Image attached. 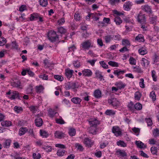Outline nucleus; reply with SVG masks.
I'll use <instances>...</instances> for the list:
<instances>
[{
    "label": "nucleus",
    "mask_w": 159,
    "mask_h": 159,
    "mask_svg": "<svg viewBox=\"0 0 159 159\" xmlns=\"http://www.w3.org/2000/svg\"><path fill=\"white\" fill-rule=\"evenodd\" d=\"M27 131L28 129L26 127L20 128L19 131V135L21 136L24 134Z\"/></svg>",
    "instance_id": "25"
},
{
    "label": "nucleus",
    "mask_w": 159,
    "mask_h": 159,
    "mask_svg": "<svg viewBox=\"0 0 159 159\" xmlns=\"http://www.w3.org/2000/svg\"><path fill=\"white\" fill-rule=\"evenodd\" d=\"M117 144L118 146L125 147H126V144L123 141L120 140L117 142Z\"/></svg>",
    "instance_id": "39"
},
{
    "label": "nucleus",
    "mask_w": 159,
    "mask_h": 159,
    "mask_svg": "<svg viewBox=\"0 0 159 159\" xmlns=\"http://www.w3.org/2000/svg\"><path fill=\"white\" fill-rule=\"evenodd\" d=\"M48 39L51 42H55L57 40L58 36L54 31H51L48 33Z\"/></svg>",
    "instance_id": "1"
},
{
    "label": "nucleus",
    "mask_w": 159,
    "mask_h": 159,
    "mask_svg": "<svg viewBox=\"0 0 159 159\" xmlns=\"http://www.w3.org/2000/svg\"><path fill=\"white\" fill-rule=\"evenodd\" d=\"M35 124L36 126L40 127L43 124V121L42 119L39 117H38L35 120Z\"/></svg>",
    "instance_id": "15"
},
{
    "label": "nucleus",
    "mask_w": 159,
    "mask_h": 159,
    "mask_svg": "<svg viewBox=\"0 0 159 159\" xmlns=\"http://www.w3.org/2000/svg\"><path fill=\"white\" fill-rule=\"evenodd\" d=\"M83 76L89 77L92 75V72L90 69H85L82 71Z\"/></svg>",
    "instance_id": "11"
},
{
    "label": "nucleus",
    "mask_w": 159,
    "mask_h": 159,
    "mask_svg": "<svg viewBox=\"0 0 159 159\" xmlns=\"http://www.w3.org/2000/svg\"><path fill=\"white\" fill-rule=\"evenodd\" d=\"M55 136L58 139H61L65 137V134L61 132L57 131L54 134Z\"/></svg>",
    "instance_id": "13"
},
{
    "label": "nucleus",
    "mask_w": 159,
    "mask_h": 159,
    "mask_svg": "<svg viewBox=\"0 0 159 159\" xmlns=\"http://www.w3.org/2000/svg\"><path fill=\"white\" fill-rule=\"evenodd\" d=\"M138 52L139 54L143 55L146 54L147 53V50L143 47L140 48L138 50Z\"/></svg>",
    "instance_id": "28"
},
{
    "label": "nucleus",
    "mask_w": 159,
    "mask_h": 159,
    "mask_svg": "<svg viewBox=\"0 0 159 159\" xmlns=\"http://www.w3.org/2000/svg\"><path fill=\"white\" fill-rule=\"evenodd\" d=\"M129 63L131 65H135L136 64V61L133 57H130L129 60Z\"/></svg>",
    "instance_id": "50"
},
{
    "label": "nucleus",
    "mask_w": 159,
    "mask_h": 159,
    "mask_svg": "<svg viewBox=\"0 0 159 159\" xmlns=\"http://www.w3.org/2000/svg\"><path fill=\"white\" fill-rule=\"evenodd\" d=\"M157 18L156 16H154L153 17H150V23L152 24H154L156 23V20Z\"/></svg>",
    "instance_id": "60"
},
{
    "label": "nucleus",
    "mask_w": 159,
    "mask_h": 159,
    "mask_svg": "<svg viewBox=\"0 0 159 159\" xmlns=\"http://www.w3.org/2000/svg\"><path fill=\"white\" fill-rule=\"evenodd\" d=\"M133 69L134 70L135 72H136L139 73H141L143 72V71L141 70V68L139 66H136L135 67H133Z\"/></svg>",
    "instance_id": "41"
},
{
    "label": "nucleus",
    "mask_w": 159,
    "mask_h": 159,
    "mask_svg": "<svg viewBox=\"0 0 159 159\" xmlns=\"http://www.w3.org/2000/svg\"><path fill=\"white\" fill-rule=\"evenodd\" d=\"M74 71L72 70L66 69V75L68 78H70L72 76Z\"/></svg>",
    "instance_id": "19"
},
{
    "label": "nucleus",
    "mask_w": 159,
    "mask_h": 159,
    "mask_svg": "<svg viewBox=\"0 0 159 159\" xmlns=\"http://www.w3.org/2000/svg\"><path fill=\"white\" fill-rule=\"evenodd\" d=\"M134 110L136 109L137 110H140L142 108V105L139 102H138L135 104L134 105Z\"/></svg>",
    "instance_id": "36"
},
{
    "label": "nucleus",
    "mask_w": 159,
    "mask_h": 159,
    "mask_svg": "<svg viewBox=\"0 0 159 159\" xmlns=\"http://www.w3.org/2000/svg\"><path fill=\"white\" fill-rule=\"evenodd\" d=\"M84 144L88 147H91L93 144V143L91 142L90 140L88 138H86L84 139Z\"/></svg>",
    "instance_id": "17"
},
{
    "label": "nucleus",
    "mask_w": 159,
    "mask_h": 159,
    "mask_svg": "<svg viewBox=\"0 0 159 159\" xmlns=\"http://www.w3.org/2000/svg\"><path fill=\"white\" fill-rule=\"evenodd\" d=\"M66 152H67L65 150L60 149L57 151V154L58 156L61 157L66 155Z\"/></svg>",
    "instance_id": "23"
},
{
    "label": "nucleus",
    "mask_w": 159,
    "mask_h": 159,
    "mask_svg": "<svg viewBox=\"0 0 159 159\" xmlns=\"http://www.w3.org/2000/svg\"><path fill=\"white\" fill-rule=\"evenodd\" d=\"M89 122L90 126L96 127L100 124L99 121L97 119H90L89 120Z\"/></svg>",
    "instance_id": "8"
},
{
    "label": "nucleus",
    "mask_w": 159,
    "mask_h": 159,
    "mask_svg": "<svg viewBox=\"0 0 159 159\" xmlns=\"http://www.w3.org/2000/svg\"><path fill=\"white\" fill-rule=\"evenodd\" d=\"M40 135L43 136V137L46 138L48 135V133L44 130H40Z\"/></svg>",
    "instance_id": "43"
},
{
    "label": "nucleus",
    "mask_w": 159,
    "mask_h": 159,
    "mask_svg": "<svg viewBox=\"0 0 159 159\" xmlns=\"http://www.w3.org/2000/svg\"><path fill=\"white\" fill-rule=\"evenodd\" d=\"M6 42V39L5 38L1 37L0 38V46H3Z\"/></svg>",
    "instance_id": "46"
},
{
    "label": "nucleus",
    "mask_w": 159,
    "mask_h": 159,
    "mask_svg": "<svg viewBox=\"0 0 159 159\" xmlns=\"http://www.w3.org/2000/svg\"><path fill=\"white\" fill-rule=\"evenodd\" d=\"M116 154L118 157H125L127 156L126 152L123 150L119 149L116 151Z\"/></svg>",
    "instance_id": "12"
},
{
    "label": "nucleus",
    "mask_w": 159,
    "mask_h": 159,
    "mask_svg": "<svg viewBox=\"0 0 159 159\" xmlns=\"http://www.w3.org/2000/svg\"><path fill=\"white\" fill-rule=\"evenodd\" d=\"M108 64L109 65L113 67H118V66L117 63L111 61H109Z\"/></svg>",
    "instance_id": "54"
},
{
    "label": "nucleus",
    "mask_w": 159,
    "mask_h": 159,
    "mask_svg": "<svg viewBox=\"0 0 159 159\" xmlns=\"http://www.w3.org/2000/svg\"><path fill=\"white\" fill-rule=\"evenodd\" d=\"M141 9L143 11L150 14L152 13V8L151 7L148 5L146 4L141 6Z\"/></svg>",
    "instance_id": "9"
},
{
    "label": "nucleus",
    "mask_w": 159,
    "mask_h": 159,
    "mask_svg": "<svg viewBox=\"0 0 159 159\" xmlns=\"http://www.w3.org/2000/svg\"><path fill=\"white\" fill-rule=\"evenodd\" d=\"M73 65L75 68H79L81 66L80 62L78 60H76L73 61Z\"/></svg>",
    "instance_id": "35"
},
{
    "label": "nucleus",
    "mask_w": 159,
    "mask_h": 159,
    "mask_svg": "<svg viewBox=\"0 0 159 159\" xmlns=\"http://www.w3.org/2000/svg\"><path fill=\"white\" fill-rule=\"evenodd\" d=\"M71 101L75 104H79L80 103L81 100L79 98L75 97L72 98L71 99Z\"/></svg>",
    "instance_id": "24"
},
{
    "label": "nucleus",
    "mask_w": 159,
    "mask_h": 159,
    "mask_svg": "<svg viewBox=\"0 0 159 159\" xmlns=\"http://www.w3.org/2000/svg\"><path fill=\"white\" fill-rule=\"evenodd\" d=\"M135 40L140 42H143L144 41V36L141 34H139L136 36Z\"/></svg>",
    "instance_id": "22"
},
{
    "label": "nucleus",
    "mask_w": 159,
    "mask_h": 159,
    "mask_svg": "<svg viewBox=\"0 0 159 159\" xmlns=\"http://www.w3.org/2000/svg\"><path fill=\"white\" fill-rule=\"evenodd\" d=\"M151 151L153 155H157V148L156 147H152L151 148Z\"/></svg>",
    "instance_id": "47"
},
{
    "label": "nucleus",
    "mask_w": 159,
    "mask_h": 159,
    "mask_svg": "<svg viewBox=\"0 0 159 159\" xmlns=\"http://www.w3.org/2000/svg\"><path fill=\"white\" fill-rule=\"evenodd\" d=\"M42 148L45 150L47 152H51L53 148L50 146L43 145Z\"/></svg>",
    "instance_id": "27"
},
{
    "label": "nucleus",
    "mask_w": 159,
    "mask_h": 159,
    "mask_svg": "<svg viewBox=\"0 0 159 159\" xmlns=\"http://www.w3.org/2000/svg\"><path fill=\"white\" fill-rule=\"evenodd\" d=\"M108 103L112 105L113 107H116L119 106V102L115 98H112L108 100Z\"/></svg>",
    "instance_id": "7"
},
{
    "label": "nucleus",
    "mask_w": 159,
    "mask_h": 159,
    "mask_svg": "<svg viewBox=\"0 0 159 159\" xmlns=\"http://www.w3.org/2000/svg\"><path fill=\"white\" fill-rule=\"evenodd\" d=\"M141 96V93L139 92H136L134 94V97L135 99L139 100L140 99Z\"/></svg>",
    "instance_id": "42"
},
{
    "label": "nucleus",
    "mask_w": 159,
    "mask_h": 159,
    "mask_svg": "<svg viewBox=\"0 0 159 159\" xmlns=\"http://www.w3.org/2000/svg\"><path fill=\"white\" fill-rule=\"evenodd\" d=\"M108 143H109L108 141L102 142L100 143V147L101 148H104L107 146Z\"/></svg>",
    "instance_id": "40"
},
{
    "label": "nucleus",
    "mask_w": 159,
    "mask_h": 159,
    "mask_svg": "<svg viewBox=\"0 0 159 159\" xmlns=\"http://www.w3.org/2000/svg\"><path fill=\"white\" fill-rule=\"evenodd\" d=\"M1 124L3 127H8L11 125V122L8 120L3 121L2 122Z\"/></svg>",
    "instance_id": "26"
},
{
    "label": "nucleus",
    "mask_w": 159,
    "mask_h": 159,
    "mask_svg": "<svg viewBox=\"0 0 159 159\" xmlns=\"http://www.w3.org/2000/svg\"><path fill=\"white\" fill-rule=\"evenodd\" d=\"M33 157L34 159H39L41 158V156L39 153H38L37 154L34 153L33 154Z\"/></svg>",
    "instance_id": "61"
},
{
    "label": "nucleus",
    "mask_w": 159,
    "mask_h": 159,
    "mask_svg": "<svg viewBox=\"0 0 159 159\" xmlns=\"http://www.w3.org/2000/svg\"><path fill=\"white\" fill-rule=\"evenodd\" d=\"M74 19L76 20H80L81 19V17L78 13H75L74 15Z\"/></svg>",
    "instance_id": "58"
},
{
    "label": "nucleus",
    "mask_w": 159,
    "mask_h": 159,
    "mask_svg": "<svg viewBox=\"0 0 159 159\" xmlns=\"http://www.w3.org/2000/svg\"><path fill=\"white\" fill-rule=\"evenodd\" d=\"M68 133L70 136H73L75 134L76 130L75 129H69Z\"/></svg>",
    "instance_id": "37"
},
{
    "label": "nucleus",
    "mask_w": 159,
    "mask_h": 159,
    "mask_svg": "<svg viewBox=\"0 0 159 159\" xmlns=\"http://www.w3.org/2000/svg\"><path fill=\"white\" fill-rule=\"evenodd\" d=\"M135 144L137 147L140 148H147V145L141 141H136Z\"/></svg>",
    "instance_id": "14"
},
{
    "label": "nucleus",
    "mask_w": 159,
    "mask_h": 159,
    "mask_svg": "<svg viewBox=\"0 0 159 159\" xmlns=\"http://www.w3.org/2000/svg\"><path fill=\"white\" fill-rule=\"evenodd\" d=\"M122 45L126 46H130V43L129 40L127 39H123L122 41Z\"/></svg>",
    "instance_id": "51"
},
{
    "label": "nucleus",
    "mask_w": 159,
    "mask_h": 159,
    "mask_svg": "<svg viewBox=\"0 0 159 159\" xmlns=\"http://www.w3.org/2000/svg\"><path fill=\"white\" fill-rule=\"evenodd\" d=\"M12 85L13 87L19 88L20 86V82L19 80H17L12 83Z\"/></svg>",
    "instance_id": "38"
},
{
    "label": "nucleus",
    "mask_w": 159,
    "mask_h": 159,
    "mask_svg": "<svg viewBox=\"0 0 159 159\" xmlns=\"http://www.w3.org/2000/svg\"><path fill=\"white\" fill-rule=\"evenodd\" d=\"M65 87L67 90L71 89H74L76 88L75 83L74 82H68L66 84Z\"/></svg>",
    "instance_id": "10"
},
{
    "label": "nucleus",
    "mask_w": 159,
    "mask_h": 159,
    "mask_svg": "<svg viewBox=\"0 0 159 159\" xmlns=\"http://www.w3.org/2000/svg\"><path fill=\"white\" fill-rule=\"evenodd\" d=\"M142 61L143 62V64L144 66L146 65L148 66L149 63V62L145 58H142Z\"/></svg>",
    "instance_id": "62"
},
{
    "label": "nucleus",
    "mask_w": 159,
    "mask_h": 159,
    "mask_svg": "<svg viewBox=\"0 0 159 159\" xmlns=\"http://www.w3.org/2000/svg\"><path fill=\"white\" fill-rule=\"evenodd\" d=\"M146 120L148 126H150L152 125V120L150 118H146Z\"/></svg>",
    "instance_id": "59"
},
{
    "label": "nucleus",
    "mask_w": 159,
    "mask_h": 159,
    "mask_svg": "<svg viewBox=\"0 0 159 159\" xmlns=\"http://www.w3.org/2000/svg\"><path fill=\"white\" fill-rule=\"evenodd\" d=\"M116 85L119 89L124 88L125 86V84H124L123 83L121 82L116 83Z\"/></svg>",
    "instance_id": "33"
},
{
    "label": "nucleus",
    "mask_w": 159,
    "mask_h": 159,
    "mask_svg": "<svg viewBox=\"0 0 159 159\" xmlns=\"http://www.w3.org/2000/svg\"><path fill=\"white\" fill-rule=\"evenodd\" d=\"M95 77L97 79H99L100 81L102 80H104L103 76L102 75L101 72L98 70H96L95 73Z\"/></svg>",
    "instance_id": "16"
},
{
    "label": "nucleus",
    "mask_w": 159,
    "mask_h": 159,
    "mask_svg": "<svg viewBox=\"0 0 159 159\" xmlns=\"http://www.w3.org/2000/svg\"><path fill=\"white\" fill-rule=\"evenodd\" d=\"M105 114L108 116H113L115 114V112L112 110L107 109L105 112Z\"/></svg>",
    "instance_id": "29"
},
{
    "label": "nucleus",
    "mask_w": 159,
    "mask_h": 159,
    "mask_svg": "<svg viewBox=\"0 0 159 159\" xmlns=\"http://www.w3.org/2000/svg\"><path fill=\"white\" fill-rule=\"evenodd\" d=\"M36 92L37 93H40L42 92L44 89L42 85L37 86L35 87Z\"/></svg>",
    "instance_id": "34"
},
{
    "label": "nucleus",
    "mask_w": 159,
    "mask_h": 159,
    "mask_svg": "<svg viewBox=\"0 0 159 159\" xmlns=\"http://www.w3.org/2000/svg\"><path fill=\"white\" fill-rule=\"evenodd\" d=\"M128 107L130 110L132 111H134V105L132 102H130L128 104Z\"/></svg>",
    "instance_id": "44"
},
{
    "label": "nucleus",
    "mask_w": 159,
    "mask_h": 159,
    "mask_svg": "<svg viewBox=\"0 0 159 159\" xmlns=\"http://www.w3.org/2000/svg\"><path fill=\"white\" fill-rule=\"evenodd\" d=\"M48 114L50 117H53L54 116L55 113L52 109H49L48 110Z\"/></svg>",
    "instance_id": "55"
},
{
    "label": "nucleus",
    "mask_w": 159,
    "mask_h": 159,
    "mask_svg": "<svg viewBox=\"0 0 159 159\" xmlns=\"http://www.w3.org/2000/svg\"><path fill=\"white\" fill-rule=\"evenodd\" d=\"M150 96L152 98L153 101H155L156 100V97L154 92L153 91L151 92L150 93Z\"/></svg>",
    "instance_id": "49"
},
{
    "label": "nucleus",
    "mask_w": 159,
    "mask_h": 159,
    "mask_svg": "<svg viewBox=\"0 0 159 159\" xmlns=\"http://www.w3.org/2000/svg\"><path fill=\"white\" fill-rule=\"evenodd\" d=\"M153 135L155 137L159 136V130L157 128L154 129L153 131Z\"/></svg>",
    "instance_id": "52"
},
{
    "label": "nucleus",
    "mask_w": 159,
    "mask_h": 159,
    "mask_svg": "<svg viewBox=\"0 0 159 159\" xmlns=\"http://www.w3.org/2000/svg\"><path fill=\"white\" fill-rule=\"evenodd\" d=\"M112 39V37L111 35H108L105 37V39L106 43H108L110 42L111 39Z\"/></svg>",
    "instance_id": "45"
},
{
    "label": "nucleus",
    "mask_w": 159,
    "mask_h": 159,
    "mask_svg": "<svg viewBox=\"0 0 159 159\" xmlns=\"http://www.w3.org/2000/svg\"><path fill=\"white\" fill-rule=\"evenodd\" d=\"M14 110L17 113H20V111H21L22 110V108L21 107H19L17 106H15L14 107Z\"/></svg>",
    "instance_id": "56"
},
{
    "label": "nucleus",
    "mask_w": 159,
    "mask_h": 159,
    "mask_svg": "<svg viewBox=\"0 0 159 159\" xmlns=\"http://www.w3.org/2000/svg\"><path fill=\"white\" fill-rule=\"evenodd\" d=\"M123 6L124 9L128 11L129 10L132 6L131 2H127L124 4Z\"/></svg>",
    "instance_id": "18"
},
{
    "label": "nucleus",
    "mask_w": 159,
    "mask_h": 159,
    "mask_svg": "<svg viewBox=\"0 0 159 159\" xmlns=\"http://www.w3.org/2000/svg\"><path fill=\"white\" fill-rule=\"evenodd\" d=\"M112 132L116 136H120L122 135L121 129L118 126H113L112 128Z\"/></svg>",
    "instance_id": "6"
},
{
    "label": "nucleus",
    "mask_w": 159,
    "mask_h": 159,
    "mask_svg": "<svg viewBox=\"0 0 159 159\" xmlns=\"http://www.w3.org/2000/svg\"><path fill=\"white\" fill-rule=\"evenodd\" d=\"M56 121L57 123L60 124H63L65 123V121L64 120L61 119H57L56 120Z\"/></svg>",
    "instance_id": "64"
},
{
    "label": "nucleus",
    "mask_w": 159,
    "mask_h": 159,
    "mask_svg": "<svg viewBox=\"0 0 159 159\" xmlns=\"http://www.w3.org/2000/svg\"><path fill=\"white\" fill-rule=\"evenodd\" d=\"M125 72V70H120L118 69L114 70L113 72L114 74L116 75L118 79H122L123 78V75Z\"/></svg>",
    "instance_id": "4"
},
{
    "label": "nucleus",
    "mask_w": 159,
    "mask_h": 159,
    "mask_svg": "<svg viewBox=\"0 0 159 159\" xmlns=\"http://www.w3.org/2000/svg\"><path fill=\"white\" fill-rule=\"evenodd\" d=\"M54 78L56 80L61 81L63 80V77L60 75H54Z\"/></svg>",
    "instance_id": "48"
},
{
    "label": "nucleus",
    "mask_w": 159,
    "mask_h": 159,
    "mask_svg": "<svg viewBox=\"0 0 159 159\" xmlns=\"http://www.w3.org/2000/svg\"><path fill=\"white\" fill-rule=\"evenodd\" d=\"M40 5L43 7H46L48 4V0H39Z\"/></svg>",
    "instance_id": "32"
},
{
    "label": "nucleus",
    "mask_w": 159,
    "mask_h": 159,
    "mask_svg": "<svg viewBox=\"0 0 159 159\" xmlns=\"http://www.w3.org/2000/svg\"><path fill=\"white\" fill-rule=\"evenodd\" d=\"M12 48L13 49H15L17 50H18L19 49L18 45L17 43H16L15 42H12Z\"/></svg>",
    "instance_id": "57"
},
{
    "label": "nucleus",
    "mask_w": 159,
    "mask_h": 159,
    "mask_svg": "<svg viewBox=\"0 0 159 159\" xmlns=\"http://www.w3.org/2000/svg\"><path fill=\"white\" fill-rule=\"evenodd\" d=\"M10 143L11 142L9 140H6L3 143V146L4 148H8L10 146Z\"/></svg>",
    "instance_id": "53"
},
{
    "label": "nucleus",
    "mask_w": 159,
    "mask_h": 159,
    "mask_svg": "<svg viewBox=\"0 0 159 159\" xmlns=\"http://www.w3.org/2000/svg\"><path fill=\"white\" fill-rule=\"evenodd\" d=\"M7 95H8V97L10 99L12 100L15 98H18L20 99L19 93L17 91H12L11 92L10 91L6 93Z\"/></svg>",
    "instance_id": "3"
},
{
    "label": "nucleus",
    "mask_w": 159,
    "mask_h": 159,
    "mask_svg": "<svg viewBox=\"0 0 159 159\" xmlns=\"http://www.w3.org/2000/svg\"><path fill=\"white\" fill-rule=\"evenodd\" d=\"M99 63L103 68L105 69H107L108 68V65L106 64L104 61H100Z\"/></svg>",
    "instance_id": "63"
},
{
    "label": "nucleus",
    "mask_w": 159,
    "mask_h": 159,
    "mask_svg": "<svg viewBox=\"0 0 159 159\" xmlns=\"http://www.w3.org/2000/svg\"><path fill=\"white\" fill-rule=\"evenodd\" d=\"M94 93V96L96 98H99L101 97V93L99 90L97 89L95 90Z\"/></svg>",
    "instance_id": "30"
},
{
    "label": "nucleus",
    "mask_w": 159,
    "mask_h": 159,
    "mask_svg": "<svg viewBox=\"0 0 159 159\" xmlns=\"http://www.w3.org/2000/svg\"><path fill=\"white\" fill-rule=\"evenodd\" d=\"M82 48L84 50H88L93 47L91 41L90 40H87L83 42L81 44Z\"/></svg>",
    "instance_id": "2"
},
{
    "label": "nucleus",
    "mask_w": 159,
    "mask_h": 159,
    "mask_svg": "<svg viewBox=\"0 0 159 159\" xmlns=\"http://www.w3.org/2000/svg\"><path fill=\"white\" fill-rule=\"evenodd\" d=\"M97 129L96 127H93L91 126H90V127L88 129L89 132L93 134H96Z\"/></svg>",
    "instance_id": "21"
},
{
    "label": "nucleus",
    "mask_w": 159,
    "mask_h": 159,
    "mask_svg": "<svg viewBox=\"0 0 159 159\" xmlns=\"http://www.w3.org/2000/svg\"><path fill=\"white\" fill-rule=\"evenodd\" d=\"M39 14L37 13H34L30 15V20H37L38 19Z\"/></svg>",
    "instance_id": "20"
},
{
    "label": "nucleus",
    "mask_w": 159,
    "mask_h": 159,
    "mask_svg": "<svg viewBox=\"0 0 159 159\" xmlns=\"http://www.w3.org/2000/svg\"><path fill=\"white\" fill-rule=\"evenodd\" d=\"M114 21L116 24L117 25H120L122 23V20L121 18L118 16H117L115 17L114 19Z\"/></svg>",
    "instance_id": "31"
},
{
    "label": "nucleus",
    "mask_w": 159,
    "mask_h": 159,
    "mask_svg": "<svg viewBox=\"0 0 159 159\" xmlns=\"http://www.w3.org/2000/svg\"><path fill=\"white\" fill-rule=\"evenodd\" d=\"M137 20L138 22L140 24H145L146 22L145 14L140 12L137 16Z\"/></svg>",
    "instance_id": "5"
}]
</instances>
